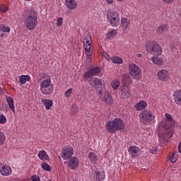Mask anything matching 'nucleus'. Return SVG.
I'll use <instances>...</instances> for the list:
<instances>
[{"mask_svg":"<svg viewBox=\"0 0 181 181\" xmlns=\"http://www.w3.org/2000/svg\"><path fill=\"white\" fill-rule=\"evenodd\" d=\"M119 81L118 80H113L111 83L110 86L112 87V88H113V90H118V87H119Z\"/></svg>","mask_w":181,"mask_h":181,"instance_id":"33","label":"nucleus"},{"mask_svg":"<svg viewBox=\"0 0 181 181\" xmlns=\"http://www.w3.org/2000/svg\"><path fill=\"white\" fill-rule=\"evenodd\" d=\"M146 107H148V103L144 100H141L135 105L136 111H142V110H145Z\"/></svg>","mask_w":181,"mask_h":181,"instance_id":"22","label":"nucleus"},{"mask_svg":"<svg viewBox=\"0 0 181 181\" xmlns=\"http://www.w3.org/2000/svg\"><path fill=\"white\" fill-rule=\"evenodd\" d=\"M6 100L7 101V103L8 105L9 108L11 110V111L15 114V105L13 103V98H12L11 96H6Z\"/></svg>","mask_w":181,"mask_h":181,"instance_id":"24","label":"nucleus"},{"mask_svg":"<svg viewBox=\"0 0 181 181\" xmlns=\"http://www.w3.org/2000/svg\"><path fill=\"white\" fill-rule=\"evenodd\" d=\"M78 111V106L74 104L71 107V115H76Z\"/></svg>","mask_w":181,"mask_h":181,"instance_id":"34","label":"nucleus"},{"mask_svg":"<svg viewBox=\"0 0 181 181\" xmlns=\"http://www.w3.org/2000/svg\"><path fill=\"white\" fill-rule=\"evenodd\" d=\"M5 141H6L5 133L0 132V146L5 144Z\"/></svg>","mask_w":181,"mask_h":181,"instance_id":"35","label":"nucleus"},{"mask_svg":"<svg viewBox=\"0 0 181 181\" xmlns=\"http://www.w3.org/2000/svg\"><path fill=\"white\" fill-rule=\"evenodd\" d=\"M1 37H4V34H1Z\"/></svg>","mask_w":181,"mask_h":181,"instance_id":"52","label":"nucleus"},{"mask_svg":"<svg viewBox=\"0 0 181 181\" xmlns=\"http://www.w3.org/2000/svg\"><path fill=\"white\" fill-rule=\"evenodd\" d=\"M119 94L120 98L127 100L131 97V89L127 86H123L120 88Z\"/></svg>","mask_w":181,"mask_h":181,"instance_id":"14","label":"nucleus"},{"mask_svg":"<svg viewBox=\"0 0 181 181\" xmlns=\"http://www.w3.org/2000/svg\"><path fill=\"white\" fill-rule=\"evenodd\" d=\"M129 74L134 80H141L142 78V70L136 64L129 65Z\"/></svg>","mask_w":181,"mask_h":181,"instance_id":"8","label":"nucleus"},{"mask_svg":"<svg viewBox=\"0 0 181 181\" xmlns=\"http://www.w3.org/2000/svg\"><path fill=\"white\" fill-rule=\"evenodd\" d=\"M164 4H172L175 0H162Z\"/></svg>","mask_w":181,"mask_h":181,"instance_id":"48","label":"nucleus"},{"mask_svg":"<svg viewBox=\"0 0 181 181\" xmlns=\"http://www.w3.org/2000/svg\"><path fill=\"white\" fill-rule=\"evenodd\" d=\"M56 25L57 27L62 26V25H63V18L62 17L58 18Z\"/></svg>","mask_w":181,"mask_h":181,"instance_id":"42","label":"nucleus"},{"mask_svg":"<svg viewBox=\"0 0 181 181\" xmlns=\"http://www.w3.org/2000/svg\"><path fill=\"white\" fill-rule=\"evenodd\" d=\"M8 7L5 4H0V12H7Z\"/></svg>","mask_w":181,"mask_h":181,"instance_id":"39","label":"nucleus"},{"mask_svg":"<svg viewBox=\"0 0 181 181\" xmlns=\"http://www.w3.org/2000/svg\"><path fill=\"white\" fill-rule=\"evenodd\" d=\"M38 81H42V78H40V79H38Z\"/></svg>","mask_w":181,"mask_h":181,"instance_id":"53","label":"nucleus"},{"mask_svg":"<svg viewBox=\"0 0 181 181\" xmlns=\"http://www.w3.org/2000/svg\"><path fill=\"white\" fill-rule=\"evenodd\" d=\"M165 119H163L161 121L158 122V129H160V133L158 134V139L160 144H166L168 142V129L175 127V120L173 117L169 113H165Z\"/></svg>","mask_w":181,"mask_h":181,"instance_id":"1","label":"nucleus"},{"mask_svg":"<svg viewBox=\"0 0 181 181\" xmlns=\"http://www.w3.org/2000/svg\"><path fill=\"white\" fill-rule=\"evenodd\" d=\"M106 129L110 134H115L117 131H122L125 128V123L120 118L110 120L106 123Z\"/></svg>","mask_w":181,"mask_h":181,"instance_id":"3","label":"nucleus"},{"mask_svg":"<svg viewBox=\"0 0 181 181\" xmlns=\"http://www.w3.org/2000/svg\"><path fill=\"white\" fill-rule=\"evenodd\" d=\"M122 83L124 84V87H128V86H131V84H132V81L129 76H125L123 77Z\"/></svg>","mask_w":181,"mask_h":181,"instance_id":"28","label":"nucleus"},{"mask_svg":"<svg viewBox=\"0 0 181 181\" xmlns=\"http://www.w3.org/2000/svg\"><path fill=\"white\" fill-rule=\"evenodd\" d=\"M6 122V117L4 115H0V124H5Z\"/></svg>","mask_w":181,"mask_h":181,"instance_id":"41","label":"nucleus"},{"mask_svg":"<svg viewBox=\"0 0 181 181\" xmlns=\"http://www.w3.org/2000/svg\"><path fill=\"white\" fill-rule=\"evenodd\" d=\"M40 90L44 95L53 94V83L52 82V78H50V76H47L40 82Z\"/></svg>","mask_w":181,"mask_h":181,"instance_id":"5","label":"nucleus"},{"mask_svg":"<svg viewBox=\"0 0 181 181\" xmlns=\"http://www.w3.org/2000/svg\"><path fill=\"white\" fill-rule=\"evenodd\" d=\"M136 63L141 64L142 63V54H137L135 57Z\"/></svg>","mask_w":181,"mask_h":181,"instance_id":"38","label":"nucleus"},{"mask_svg":"<svg viewBox=\"0 0 181 181\" xmlns=\"http://www.w3.org/2000/svg\"><path fill=\"white\" fill-rule=\"evenodd\" d=\"M111 60L112 62V63H114L115 64H122L123 63V60L122 58L119 57H113L111 58Z\"/></svg>","mask_w":181,"mask_h":181,"instance_id":"32","label":"nucleus"},{"mask_svg":"<svg viewBox=\"0 0 181 181\" xmlns=\"http://www.w3.org/2000/svg\"><path fill=\"white\" fill-rule=\"evenodd\" d=\"M65 6L68 9H71V11H74V9H77V6L78 4L76 0H65Z\"/></svg>","mask_w":181,"mask_h":181,"instance_id":"17","label":"nucleus"},{"mask_svg":"<svg viewBox=\"0 0 181 181\" xmlns=\"http://www.w3.org/2000/svg\"><path fill=\"white\" fill-rule=\"evenodd\" d=\"M100 73H101V70L100 69V68H92L83 74V78L84 80H89L90 77H93V76H98Z\"/></svg>","mask_w":181,"mask_h":181,"instance_id":"13","label":"nucleus"},{"mask_svg":"<svg viewBox=\"0 0 181 181\" xmlns=\"http://www.w3.org/2000/svg\"><path fill=\"white\" fill-rule=\"evenodd\" d=\"M166 25L165 24L160 25L156 29V33H158V35H162V33L166 30Z\"/></svg>","mask_w":181,"mask_h":181,"instance_id":"30","label":"nucleus"},{"mask_svg":"<svg viewBox=\"0 0 181 181\" xmlns=\"http://www.w3.org/2000/svg\"><path fill=\"white\" fill-rule=\"evenodd\" d=\"M173 96L175 104L179 107H181V90H175Z\"/></svg>","mask_w":181,"mask_h":181,"instance_id":"19","label":"nucleus"},{"mask_svg":"<svg viewBox=\"0 0 181 181\" xmlns=\"http://www.w3.org/2000/svg\"><path fill=\"white\" fill-rule=\"evenodd\" d=\"M98 96L100 97V100L103 101L107 105H112L114 104V100H112V96L107 89L103 88L101 90L99 91Z\"/></svg>","mask_w":181,"mask_h":181,"instance_id":"10","label":"nucleus"},{"mask_svg":"<svg viewBox=\"0 0 181 181\" xmlns=\"http://www.w3.org/2000/svg\"><path fill=\"white\" fill-rule=\"evenodd\" d=\"M170 160L171 163H176V160H177V152L173 153L172 154V156L170 157Z\"/></svg>","mask_w":181,"mask_h":181,"instance_id":"37","label":"nucleus"},{"mask_svg":"<svg viewBox=\"0 0 181 181\" xmlns=\"http://www.w3.org/2000/svg\"><path fill=\"white\" fill-rule=\"evenodd\" d=\"M151 62L153 63V64H156V66H163L165 63V62L163 61V58L155 56L151 57Z\"/></svg>","mask_w":181,"mask_h":181,"instance_id":"21","label":"nucleus"},{"mask_svg":"<svg viewBox=\"0 0 181 181\" xmlns=\"http://www.w3.org/2000/svg\"><path fill=\"white\" fill-rule=\"evenodd\" d=\"M78 158L76 157H73L67 162L68 166L70 169H77V168H78Z\"/></svg>","mask_w":181,"mask_h":181,"instance_id":"18","label":"nucleus"},{"mask_svg":"<svg viewBox=\"0 0 181 181\" xmlns=\"http://www.w3.org/2000/svg\"><path fill=\"white\" fill-rule=\"evenodd\" d=\"M41 103L44 104L46 110H50L52 105H53V101L50 99H42Z\"/></svg>","mask_w":181,"mask_h":181,"instance_id":"27","label":"nucleus"},{"mask_svg":"<svg viewBox=\"0 0 181 181\" xmlns=\"http://www.w3.org/2000/svg\"><path fill=\"white\" fill-rule=\"evenodd\" d=\"M30 80V76L29 75H21L19 78V81L21 84H26V81Z\"/></svg>","mask_w":181,"mask_h":181,"instance_id":"29","label":"nucleus"},{"mask_svg":"<svg viewBox=\"0 0 181 181\" xmlns=\"http://www.w3.org/2000/svg\"><path fill=\"white\" fill-rule=\"evenodd\" d=\"M117 35V30L112 29L111 31L106 34L107 39H114Z\"/></svg>","mask_w":181,"mask_h":181,"instance_id":"31","label":"nucleus"},{"mask_svg":"<svg viewBox=\"0 0 181 181\" xmlns=\"http://www.w3.org/2000/svg\"><path fill=\"white\" fill-rule=\"evenodd\" d=\"M37 156L40 160H49V155H47V153L45 150L40 151Z\"/></svg>","mask_w":181,"mask_h":181,"instance_id":"25","label":"nucleus"},{"mask_svg":"<svg viewBox=\"0 0 181 181\" xmlns=\"http://www.w3.org/2000/svg\"><path fill=\"white\" fill-rule=\"evenodd\" d=\"M2 93H4V89L0 88V94H2Z\"/></svg>","mask_w":181,"mask_h":181,"instance_id":"50","label":"nucleus"},{"mask_svg":"<svg viewBox=\"0 0 181 181\" xmlns=\"http://www.w3.org/2000/svg\"><path fill=\"white\" fill-rule=\"evenodd\" d=\"M73 153H74V150L72 148L71 146L64 147L62 151V159H64V160H67V159H70V158L73 156Z\"/></svg>","mask_w":181,"mask_h":181,"instance_id":"12","label":"nucleus"},{"mask_svg":"<svg viewBox=\"0 0 181 181\" xmlns=\"http://www.w3.org/2000/svg\"><path fill=\"white\" fill-rule=\"evenodd\" d=\"M88 158L91 163H93V165L97 164L98 157L93 152H89Z\"/></svg>","mask_w":181,"mask_h":181,"instance_id":"26","label":"nucleus"},{"mask_svg":"<svg viewBox=\"0 0 181 181\" xmlns=\"http://www.w3.org/2000/svg\"><path fill=\"white\" fill-rule=\"evenodd\" d=\"M32 181H40V177H39L37 175H33L31 177Z\"/></svg>","mask_w":181,"mask_h":181,"instance_id":"46","label":"nucleus"},{"mask_svg":"<svg viewBox=\"0 0 181 181\" xmlns=\"http://www.w3.org/2000/svg\"><path fill=\"white\" fill-rule=\"evenodd\" d=\"M157 78L160 81H169L170 80V72L168 69H160L157 73Z\"/></svg>","mask_w":181,"mask_h":181,"instance_id":"11","label":"nucleus"},{"mask_svg":"<svg viewBox=\"0 0 181 181\" xmlns=\"http://www.w3.org/2000/svg\"><path fill=\"white\" fill-rule=\"evenodd\" d=\"M140 122L144 125H152L155 123V114L149 110H145L140 112L139 115Z\"/></svg>","mask_w":181,"mask_h":181,"instance_id":"4","label":"nucleus"},{"mask_svg":"<svg viewBox=\"0 0 181 181\" xmlns=\"http://www.w3.org/2000/svg\"><path fill=\"white\" fill-rule=\"evenodd\" d=\"M71 93H73V88H70L65 92V97H70Z\"/></svg>","mask_w":181,"mask_h":181,"instance_id":"43","label":"nucleus"},{"mask_svg":"<svg viewBox=\"0 0 181 181\" xmlns=\"http://www.w3.org/2000/svg\"><path fill=\"white\" fill-rule=\"evenodd\" d=\"M146 50L153 56H161L163 52L162 47L156 41H148L146 44Z\"/></svg>","mask_w":181,"mask_h":181,"instance_id":"6","label":"nucleus"},{"mask_svg":"<svg viewBox=\"0 0 181 181\" xmlns=\"http://www.w3.org/2000/svg\"><path fill=\"white\" fill-rule=\"evenodd\" d=\"M117 2H124V0H116Z\"/></svg>","mask_w":181,"mask_h":181,"instance_id":"51","label":"nucleus"},{"mask_svg":"<svg viewBox=\"0 0 181 181\" xmlns=\"http://www.w3.org/2000/svg\"><path fill=\"white\" fill-rule=\"evenodd\" d=\"M121 25L124 30H128L129 29V25H131V22L127 18H122Z\"/></svg>","mask_w":181,"mask_h":181,"instance_id":"23","label":"nucleus"},{"mask_svg":"<svg viewBox=\"0 0 181 181\" xmlns=\"http://www.w3.org/2000/svg\"><path fill=\"white\" fill-rule=\"evenodd\" d=\"M150 152L154 155H156V153H158V148H156V147H153L150 149Z\"/></svg>","mask_w":181,"mask_h":181,"instance_id":"45","label":"nucleus"},{"mask_svg":"<svg viewBox=\"0 0 181 181\" xmlns=\"http://www.w3.org/2000/svg\"><path fill=\"white\" fill-rule=\"evenodd\" d=\"M103 55L104 56V57H105L106 60H108V59H110V56H108V54H107V52H103Z\"/></svg>","mask_w":181,"mask_h":181,"instance_id":"47","label":"nucleus"},{"mask_svg":"<svg viewBox=\"0 0 181 181\" xmlns=\"http://www.w3.org/2000/svg\"><path fill=\"white\" fill-rule=\"evenodd\" d=\"M41 168L44 169V170H47V172H50L52 170V168L49 164H47L46 163H42L41 164Z\"/></svg>","mask_w":181,"mask_h":181,"instance_id":"36","label":"nucleus"},{"mask_svg":"<svg viewBox=\"0 0 181 181\" xmlns=\"http://www.w3.org/2000/svg\"><path fill=\"white\" fill-rule=\"evenodd\" d=\"M0 173L2 176H11L12 169L6 164H0Z\"/></svg>","mask_w":181,"mask_h":181,"instance_id":"16","label":"nucleus"},{"mask_svg":"<svg viewBox=\"0 0 181 181\" xmlns=\"http://www.w3.org/2000/svg\"><path fill=\"white\" fill-rule=\"evenodd\" d=\"M86 43L84 45L85 53L87 56V60L88 62H91V59H93V47L91 46V43H93V40L91 39V35H88L85 37Z\"/></svg>","mask_w":181,"mask_h":181,"instance_id":"9","label":"nucleus"},{"mask_svg":"<svg viewBox=\"0 0 181 181\" xmlns=\"http://www.w3.org/2000/svg\"><path fill=\"white\" fill-rule=\"evenodd\" d=\"M1 30L2 32H5L6 33H8V32H11V28H9V26L2 25Z\"/></svg>","mask_w":181,"mask_h":181,"instance_id":"40","label":"nucleus"},{"mask_svg":"<svg viewBox=\"0 0 181 181\" xmlns=\"http://www.w3.org/2000/svg\"><path fill=\"white\" fill-rule=\"evenodd\" d=\"M89 84L91 86V87L96 88V87H98V86H101V84H103V80L95 77L91 78L89 80Z\"/></svg>","mask_w":181,"mask_h":181,"instance_id":"20","label":"nucleus"},{"mask_svg":"<svg viewBox=\"0 0 181 181\" xmlns=\"http://www.w3.org/2000/svg\"><path fill=\"white\" fill-rule=\"evenodd\" d=\"M129 155L132 156L134 159L139 157L141 155V148L138 146H132L128 149Z\"/></svg>","mask_w":181,"mask_h":181,"instance_id":"15","label":"nucleus"},{"mask_svg":"<svg viewBox=\"0 0 181 181\" xmlns=\"http://www.w3.org/2000/svg\"><path fill=\"white\" fill-rule=\"evenodd\" d=\"M105 1L108 5H112L114 4V0H105Z\"/></svg>","mask_w":181,"mask_h":181,"instance_id":"49","label":"nucleus"},{"mask_svg":"<svg viewBox=\"0 0 181 181\" xmlns=\"http://www.w3.org/2000/svg\"><path fill=\"white\" fill-rule=\"evenodd\" d=\"M24 25L28 30H35L37 25V13L32 6H25L23 12Z\"/></svg>","mask_w":181,"mask_h":181,"instance_id":"2","label":"nucleus"},{"mask_svg":"<svg viewBox=\"0 0 181 181\" xmlns=\"http://www.w3.org/2000/svg\"><path fill=\"white\" fill-rule=\"evenodd\" d=\"M96 177L97 179H98V180L101 181V180H104V175H102L101 177H100V173H97L96 172Z\"/></svg>","mask_w":181,"mask_h":181,"instance_id":"44","label":"nucleus"},{"mask_svg":"<svg viewBox=\"0 0 181 181\" xmlns=\"http://www.w3.org/2000/svg\"><path fill=\"white\" fill-rule=\"evenodd\" d=\"M107 18L112 28L119 26V13L118 11L115 10L109 11L107 13Z\"/></svg>","mask_w":181,"mask_h":181,"instance_id":"7","label":"nucleus"}]
</instances>
